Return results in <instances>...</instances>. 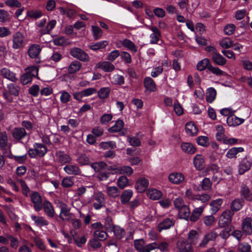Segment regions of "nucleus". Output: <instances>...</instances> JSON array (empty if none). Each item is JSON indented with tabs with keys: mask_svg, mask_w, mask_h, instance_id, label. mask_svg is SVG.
Returning <instances> with one entry per match:
<instances>
[{
	"mask_svg": "<svg viewBox=\"0 0 252 252\" xmlns=\"http://www.w3.org/2000/svg\"><path fill=\"white\" fill-rule=\"evenodd\" d=\"M46 23V20L45 19H42L36 23L38 32L41 36L49 34L52 30L55 27L57 22L55 20H52L45 26Z\"/></svg>",
	"mask_w": 252,
	"mask_h": 252,
	"instance_id": "1",
	"label": "nucleus"
},
{
	"mask_svg": "<svg viewBox=\"0 0 252 252\" xmlns=\"http://www.w3.org/2000/svg\"><path fill=\"white\" fill-rule=\"evenodd\" d=\"M47 152V147L42 143H35L33 144V148L30 149L28 151L29 156L31 158L37 157H43Z\"/></svg>",
	"mask_w": 252,
	"mask_h": 252,
	"instance_id": "2",
	"label": "nucleus"
},
{
	"mask_svg": "<svg viewBox=\"0 0 252 252\" xmlns=\"http://www.w3.org/2000/svg\"><path fill=\"white\" fill-rule=\"evenodd\" d=\"M20 89L17 85L10 83L7 86V89L3 93V95L8 102L13 101L12 96H17L19 95Z\"/></svg>",
	"mask_w": 252,
	"mask_h": 252,
	"instance_id": "3",
	"label": "nucleus"
},
{
	"mask_svg": "<svg viewBox=\"0 0 252 252\" xmlns=\"http://www.w3.org/2000/svg\"><path fill=\"white\" fill-rule=\"evenodd\" d=\"M12 47L14 49H21L26 44L25 36L20 32H17L12 35Z\"/></svg>",
	"mask_w": 252,
	"mask_h": 252,
	"instance_id": "4",
	"label": "nucleus"
},
{
	"mask_svg": "<svg viewBox=\"0 0 252 252\" xmlns=\"http://www.w3.org/2000/svg\"><path fill=\"white\" fill-rule=\"evenodd\" d=\"M57 207L60 209L59 217L62 220H69L71 218V208L66 203L59 201L57 202Z\"/></svg>",
	"mask_w": 252,
	"mask_h": 252,
	"instance_id": "5",
	"label": "nucleus"
},
{
	"mask_svg": "<svg viewBox=\"0 0 252 252\" xmlns=\"http://www.w3.org/2000/svg\"><path fill=\"white\" fill-rule=\"evenodd\" d=\"M234 212L230 210L227 209L224 211L220 215L218 224L220 227L224 228L227 225L230 224L232 220V217Z\"/></svg>",
	"mask_w": 252,
	"mask_h": 252,
	"instance_id": "6",
	"label": "nucleus"
},
{
	"mask_svg": "<svg viewBox=\"0 0 252 252\" xmlns=\"http://www.w3.org/2000/svg\"><path fill=\"white\" fill-rule=\"evenodd\" d=\"M252 166V158L246 156L239 163L238 172L239 175H243L249 171Z\"/></svg>",
	"mask_w": 252,
	"mask_h": 252,
	"instance_id": "7",
	"label": "nucleus"
},
{
	"mask_svg": "<svg viewBox=\"0 0 252 252\" xmlns=\"http://www.w3.org/2000/svg\"><path fill=\"white\" fill-rule=\"evenodd\" d=\"M145 27L152 32V33L150 35V43L152 44H157L161 36L160 31L155 26L145 25Z\"/></svg>",
	"mask_w": 252,
	"mask_h": 252,
	"instance_id": "8",
	"label": "nucleus"
},
{
	"mask_svg": "<svg viewBox=\"0 0 252 252\" xmlns=\"http://www.w3.org/2000/svg\"><path fill=\"white\" fill-rule=\"evenodd\" d=\"M70 54L74 58L81 61H88L89 59L88 55L84 51L77 47L71 49Z\"/></svg>",
	"mask_w": 252,
	"mask_h": 252,
	"instance_id": "9",
	"label": "nucleus"
},
{
	"mask_svg": "<svg viewBox=\"0 0 252 252\" xmlns=\"http://www.w3.org/2000/svg\"><path fill=\"white\" fill-rule=\"evenodd\" d=\"M241 229L244 233L245 236L252 234V219L250 217H246L242 220L241 225Z\"/></svg>",
	"mask_w": 252,
	"mask_h": 252,
	"instance_id": "10",
	"label": "nucleus"
},
{
	"mask_svg": "<svg viewBox=\"0 0 252 252\" xmlns=\"http://www.w3.org/2000/svg\"><path fill=\"white\" fill-rule=\"evenodd\" d=\"M149 184V180L144 177H141L136 181L135 189L138 192L143 193L148 189Z\"/></svg>",
	"mask_w": 252,
	"mask_h": 252,
	"instance_id": "11",
	"label": "nucleus"
},
{
	"mask_svg": "<svg viewBox=\"0 0 252 252\" xmlns=\"http://www.w3.org/2000/svg\"><path fill=\"white\" fill-rule=\"evenodd\" d=\"M218 236V233L214 231L205 234L198 247L203 248H206L210 241H215Z\"/></svg>",
	"mask_w": 252,
	"mask_h": 252,
	"instance_id": "12",
	"label": "nucleus"
},
{
	"mask_svg": "<svg viewBox=\"0 0 252 252\" xmlns=\"http://www.w3.org/2000/svg\"><path fill=\"white\" fill-rule=\"evenodd\" d=\"M177 248L180 252H194L192 245L187 240H180L177 242Z\"/></svg>",
	"mask_w": 252,
	"mask_h": 252,
	"instance_id": "13",
	"label": "nucleus"
},
{
	"mask_svg": "<svg viewBox=\"0 0 252 252\" xmlns=\"http://www.w3.org/2000/svg\"><path fill=\"white\" fill-rule=\"evenodd\" d=\"M31 201L36 211H39L42 208L41 196L37 192H34L31 195Z\"/></svg>",
	"mask_w": 252,
	"mask_h": 252,
	"instance_id": "14",
	"label": "nucleus"
},
{
	"mask_svg": "<svg viewBox=\"0 0 252 252\" xmlns=\"http://www.w3.org/2000/svg\"><path fill=\"white\" fill-rule=\"evenodd\" d=\"M11 135L14 139L19 141L24 138L27 133L23 127H15L11 131Z\"/></svg>",
	"mask_w": 252,
	"mask_h": 252,
	"instance_id": "15",
	"label": "nucleus"
},
{
	"mask_svg": "<svg viewBox=\"0 0 252 252\" xmlns=\"http://www.w3.org/2000/svg\"><path fill=\"white\" fill-rule=\"evenodd\" d=\"M95 67L101 69L104 72H112L115 69L114 65L108 61L99 62L96 63Z\"/></svg>",
	"mask_w": 252,
	"mask_h": 252,
	"instance_id": "16",
	"label": "nucleus"
},
{
	"mask_svg": "<svg viewBox=\"0 0 252 252\" xmlns=\"http://www.w3.org/2000/svg\"><path fill=\"white\" fill-rule=\"evenodd\" d=\"M105 204V198L104 194L101 192L96 193L94 195V208L98 210Z\"/></svg>",
	"mask_w": 252,
	"mask_h": 252,
	"instance_id": "17",
	"label": "nucleus"
},
{
	"mask_svg": "<svg viewBox=\"0 0 252 252\" xmlns=\"http://www.w3.org/2000/svg\"><path fill=\"white\" fill-rule=\"evenodd\" d=\"M63 170L68 175H80L81 174L80 168L75 164H68L63 167Z\"/></svg>",
	"mask_w": 252,
	"mask_h": 252,
	"instance_id": "18",
	"label": "nucleus"
},
{
	"mask_svg": "<svg viewBox=\"0 0 252 252\" xmlns=\"http://www.w3.org/2000/svg\"><path fill=\"white\" fill-rule=\"evenodd\" d=\"M226 122L229 126H236L243 123L244 119L239 118L233 114L227 117Z\"/></svg>",
	"mask_w": 252,
	"mask_h": 252,
	"instance_id": "19",
	"label": "nucleus"
},
{
	"mask_svg": "<svg viewBox=\"0 0 252 252\" xmlns=\"http://www.w3.org/2000/svg\"><path fill=\"white\" fill-rule=\"evenodd\" d=\"M168 179L173 184H179L184 181L185 177L181 173L173 172L169 174Z\"/></svg>",
	"mask_w": 252,
	"mask_h": 252,
	"instance_id": "20",
	"label": "nucleus"
},
{
	"mask_svg": "<svg viewBox=\"0 0 252 252\" xmlns=\"http://www.w3.org/2000/svg\"><path fill=\"white\" fill-rule=\"evenodd\" d=\"M193 162L195 168L198 170H201L205 166L204 158L202 155H196L193 158Z\"/></svg>",
	"mask_w": 252,
	"mask_h": 252,
	"instance_id": "21",
	"label": "nucleus"
},
{
	"mask_svg": "<svg viewBox=\"0 0 252 252\" xmlns=\"http://www.w3.org/2000/svg\"><path fill=\"white\" fill-rule=\"evenodd\" d=\"M112 170L116 174H126L128 176H130L133 173V169L129 166H119Z\"/></svg>",
	"mask_w": 252,
	"mask_h": 252,
	"instance_id": "22",
	"label": "nucleus"
},
{
	"mask_svg": "<svg viewBox=\"0 0 252 252\" xmlns=\"http://www.w3.org/2000/svg\"><path fill=\"white\" fill-rule=\"evenodd\" d=\"M174 220L171 218H166L158 226V230L161 232L163 229H167L173 226Z\"/></svg>",
	"mask_w": 252,
	"mask_h": 252,
	"instance_id": "23",
	"label": "nucleus"
},
{
	"mask_svg": "<svg viewBox=\"0 0 252 252\" xmlns=\"http://www.w3.org/2000/svg\"><path fill=\"white\" fill-rule=\"evenodd\" d=\"M57 160L62 164L71 162L72 158L68 155L63 152L58 151L56 154Z\"/></svg>",
	"mask_w": 252,
	"mask_h": 252,
	"instance_id": "24",
	"label": "nucleus"
},
{
	"mask_svg": "<svg viewBox=\"0 0 252 252\" xmlns=\"http://www.w3.org/2000/svg\"><path fill=\"white\" fill-rule=\"evenodd\" d=\"M44 213L46 215L50 218H53L55 216V211L53 206L48 201H45L42 204Z\"/></svg>",
	"mask_w": 252,
	"mask_h": 252,
	"instance_id": "25",
	"label": "nucleus"
},
{
	"mask_svg": "<svg viewBox=\"0 0 252 252\" xmlns=\"http://www.w3.org/2000/svg\"><path fill=\"white\" fill-rule=\"evenodd\" d=\"M185 129L187 134L191 136L196 135L198 132V128L196 126L194 123L191 122L187 123Z\"/></svg>",
	"mask_w": 252,
	"mask_h": 252,
	"instance_id": "26",
	"label": "nucleus"
},
{
	"mask_svg": "<svg viewBox=\"0 0 252 252\" xmlns=\"http://www.w3.org/2000/svg\"><path fill=\"white\" fill-rule=\"evenodd\" d=\"M199 238V235L198 232L195 230H190L188 235V242L191 245L197 244Z\"/></svg>",
	"mask_w": 252,
	"mask_h": 252,
	"instance_id": "27",
	"label": "nucleus"
},
{
	"mask_svg": "<svg viewBox=\"0 0 252 252\" xmlns=\"http://www.w3.org/2000/svg\"><path fill=\"white\" fill-rule=\"evenodd\" d=\"M41 51L40 46L38 44H32L29 48L28 53L30 58L34 59L37 57Z\"/></svg>",
	"mask_w": 252,
	"mask_h": 252,
	"instance_id": "28",
	"label": "nucleus"
},
{
	"mask_svg": "<svg viewBox=\"0 0 252 252\" xmlns=\"http://www.w3.org/2000/svg\"><path fill=\"white\" fill-rule=\"evenodd\" d=\"M1 73L4 78L12 82H15L18 80V78L16 76V74L8 68H2L1 70Z\"/></svg>",
	"mask_w": 252,
	"mask_h": 252,
	"instance_id": "29",
	"label": "nucleus"
},
{
	"mask_svg": "<svg viewBox=\"0 0 252 252\" xmlns=\"http://www.w3.org/2000/svg\"><path fill=\"white\" fill-rule=\"evenodd\" d=\"M147 195L151 199L156 200L161 197L162 193L156 189H150L147 192Z\"/></svg>",
	"mask_w": 252,
	"mask_h": 252,
	"instance_id": "30",
	"label": "nucleus"
},
{
	"mask_svg": "<svg viewBox=\"0 0 252 252\" xmlns=\"http://www.w3.org/2000/svg\"><path fill=\"white\" fill-rule=\"evenodd\" d=\"M244 151V148L242 147H233L230 149L226 154V157L230 159L235 158L237 155Z\"/></svg>",
	"mask_w": 252,
	"mask_h": 252,
	"instance_id": "31",
	"label": "nucleus"
},
{
	"mask_svg": "<svg viewBox=\"0 0 252 252\" xmlns=\"http://www.w3.org/2000/svg\"><path fill=\"white\" fill-rule=\"evenodd\" d=\"M133 195V191L131 189L124 190L121 195V201L123 204L128 203Z\"/></svg>",
	"mask_w": 252,
	"mask_h": 252,
	"instance_id": "32",
	"label": "nucleus"
},
{
	"mask_svg": "<svg viewBox=\"0 0 252 252\" xmlns=\"http://www.w3.org/2000/svg\"><path fill=\"white\" fill-rule=\"evenodd\" d=\"M216 90L213 87L207 89L206 92V100L209 103L213 102L216 97Z\"/></svg>",
	"mask_w": 252,
	"mask_h": 252,
	"instance_id": "33",
	"label": "nucleus"
},
{
	"mask_svg": "<svg viewBox=\"0 0 252 252\" xmlns=\"http://www.w3.org/2000/svg\"><path fill=\"white\" fill-rule=\"evenodd\" d=\"M144 84L146 89L150 92H154L156 91V84L151 77H146L144 79Z\"/></svg>",
	"mask_w": 252,
	"mask_h": 252,
	"instance_id": "34",
	"label": "nucleus"
},
{
	"mask_svg": "<svg viewBox=\"0 0 252 252\" xmlns=\"http://www.w3.org/2000/svg\"><path fill=\"white\" fill-rule=\"evenodd\" d=\"M182 150L188 154H193L195 152V148L189 143H183L181 145Z\"/></svg>",
	"mask_w": 252,
	"mask_h": 252,
	"instance_id": "35",
	"label": "nucleus"
},
{
	"mask_svg": "<svg viewBox=\"0 0 252 252\" xmlns=\"http://www.w3.org/2000/svg\"><path fill=\"white\" fill-rule=\"evenodd\" d=\"M178 213L180 218L188 220L190 214V211L189 206L186 205L178 209Z\"/></svg>",
	"mask_w": 252,
	"mask_h": 252,
	"instance_id": "36",
	"label": "nucleus"
},
{
	"mask_svg": "<svg viewBox=\"0 0 252 252\" xmlns=\"http://www.w3.org/2000/svg\"><path fill=\"white\" fill-rule=\"evenodd\" d=\"M204 210V207L195 208L192 212L189 219L191 221H196L201 216Z\"/></svg>",
	"mask_w": 252,
	"mask_h": 252,
	"instance_id": "37",
	"label": "nucleus"
},
{
	"mask_svg": "<svg viewBox=\"0 0 252 252\" xmlns=\"http://www.w3.org/2000/svg\"><path fill=\"white\" fill-rule=\"evenodd\" d=\"M109 77L111 82L114 84L121 85L125 83L124 77L122 75L117 74L109 75Z\"/></svg>",
	"mask_w": 252,
	"mask_h": 252,
	"instance_id": "38",
	"label": "nucleus"
},
{
	"mask_svg": "<svg viewBox=\"0 0 252 252\" xmlns=\"http://www.w3.org/2000/svg\"><path fill=\"white\" fill-rule=\"evenodd\" d=\"M106 192L110 197L113 198L119 196L120 194V191L118 188L115 186L107 187Z\"/></svg>",
	"mask_w": 252,
	"mask_h": 252,
	"instance_id": "39",
	"label": "nucleus"
},
{
	"mask_svg": "<svg viewBox=\"0 0 252 252\" xmlns=\"http://www.w3.org/2000/svg\"><path fill=\"white\" fill-rule=\"evenodd\" d=\"M122 44L125 48L133 53H136L137 51L136 45L128 39H124L122 42Z\"/></svg>",
	"mask_w": 252,
	"mask_h": 252,
	"instance_id": "40",
	"label": "nucleus"
},
{
	"mask_svg": "<svg viewBox=\"0 0 252 252\" xmlns=\"http://www.w3.org/2000/svg\"><path fill=\"white\" fill-rule=\"evenodd\" d=\"M222 202V199H217L211 201L210 205L213 213L215 214L220 210Z\"/></svg>",
	"mask_w": 252,
	"mask_h": 252,
	"instance_id": "41",
	"label": "nucleus"
},
{
	"mask_svg": "<svg viewBox=\"0 0 252 252\" xmlns=\"http://www.w3.org/2000/svg\"><path fill=\"white\" fill-rule=\"evenodd\" d=\"M8 135L5 131L0 132V148L1 150L5 149L8 145Z\"/></svg>",
	"mask_w": 252,
	"mask_h": 252,
	"instance_id": "42",
	"label": "nucleus"
},
{
	"mask_svg": "<svg viewBox=\"0 0 252 252\" xmlns=\"http://www.w3.org/2000/svg\"><path fill=\"white\" fill-rule=\"evenodd\" d=\"M82 67V64L78 61L72 62L68 67V72L70 74L74 73L78 71Z\"/></svg>",
	"mask_w": 252,
	"mask_h": 252,
	"instance_id": "43",
	"label": "nucleus"
},
{
	"mask_svg": "<svg viewBox=\"0 0 252 252\" xmlns=\"http://www.w3.org/2000/svg\"><path fill=\"white\" fill-rule=\"evenodd\" d=\"M213 61L219 65H223L226 63V59L218 52L212 57Z\"/></svg>",
	"mask_w": 252,
	"mask_h": 252,
	"instance_id": "44",
	"label": "nucleus"
},
{
	"mask_svg": "<svg viewBox=\"0 0 252 252\" xmlns=\"http://www.w3.org/2000/svg\"><path fill=\"white\" fill-rule=\"evenodd\" d=\"M31 218L35 223L39 226H46L49 223L48 221L43 217H37L34 215H32Z\"/></svg>",
	"mask_w": 252,
	"mask_h": 252,
	"instance_id": "45",
	"label": "nucleus"
},
{
	"mask_svg": "<svg viewBox=\"0 0 252 252\" xmlns=\"http://www.w3.org/2000/svg\"><path fill=\"white\" fill-rule=\"evenodd\" d=\"M211 65L209 60L207 58H205L197 63L196 68L199 71H203L206 68L208 69V67Z\"/></svg>",
	"mask_w": 252,
	"mask_h": 252,
	"instance_id": "46",
	"label": "nucleus"
},
{
	"mask_svg": "<svg viewBox=\"0 0 252 252\" xmlns=\"http://www.w3.org/2000/svg\"><path fill=\"white\" fill-rule=\"evenodd\" d=\"M76 161L82 166L88 165L90 162L89 158L85 154H79Z\"/></svg>",
	"mask_w": 252,
	"mask_h": 252,
	"instance_id": "47",
	"label": "nucleus"
},
{
	"mask_svg": "<svg viewBox=\"0 0 252 252\" xmlns=\"http://www.w3.org/2000/svg\"><path fill=\"white\" fill-rule=\"evenodd\" d=\"M124 123L121 120H118L115 125L109 129L110 132H117L120 131L124 127Z\"/></svg>",
	"mask_w": 252,
	"mask_h": 252,
	"instance_id": "48",
	"label": "nucleus"
},
{
	"mask_svg": "<svg viewBox=\"0 0 252 252\" xmlns=\"http://www.w3.org/2000/svg\"><path fill=\"white\" fill-rule=\"evenodd\" d=\"M241 193L246 200L252 201V194L250 193V189L246 185H243L241 187Z\"/></svg>",
	"mask_w": 252,
	"mask_h": 252,
	"instance_id": "49",
	"label": "nucleus"
},
{
	"mask_svg": "<svg viewBox=\"0 0 252 252\" xmlns=\"http://www.w3.org/2000/svg\"><path fill=\"white\" fill-rule=\"evenodd\" d=\"M243 206V202L240 199H235L231 203V211L233 212H237L240 210Z\"/></svg>",
	"mask_w": 252,
	"mask_h": 252,
	"instance_id": "50",
	"label": "nucleus"
},
{
	"mask_svg": "<svg viewBox=\"0 0 252 252\" xmlns=\"http://www.w3.org/2000/svg\"><path fill=\"white\" fill-rule=\"evenodd\" d=\"M237 250L239 252H250L252 247L247 242H241L238 244Z\"/></svg>",
	"mask_w": 252,
	"mask_h": 252,
	"instance_id": "51",
	"label": "nucleus"
},
{
	"mask_svg": "<svg viewBox=\"0 0 252 252\" xmlns=\"http://www.w3.org/2000/svg\"><path fill=\"white\" fill-rule=\"evenodd\" d=\"M129 185V180L125 176H122L117 180V185L121 189H124Z\"/></svg>",
	"mask_w": 252,
	"mask_h": 252,
	"instance_id": "52",
	"label": "nucleus"
},
{
	"mask_svg": "<svg viewBox=\"0 0 252 252\" xmlns=\"http://www.w3.org/2000/svg\"><path fill=\"white\" fill-rule=\"evenodd\" d=\"M5 236L10 241V247L13 249H17L19 245V241L18 238L8 234H6Z\"/></svg>",
	"mask_w": 252,
	"mask_h": 252,
	"instance_id": "53",
	"label": "nucleus"
},
{
	"mask_svg": "<svg viewBox=\"0 0 252 252\" xmlns=\"http://www.w3.org/2000/svg\"><path fill=\"white\" fill-rule=\"evenodd\" d=\"M94 236L95 238L99 241H103L107 239L108 235L104 231L97 230L94 232Z\"/></svg>",
	"mask_w": 252,
	"mask_h": 252,
	"instance_id": "54",
	"label": "nucleus"
},
{
	"mask_svg": "<svg viewBox=\"0 0 252 252\" xmlns=\"http://www.w3.org/2000/svg\"><path fill=\"white\" fill-rule=\"evenodd\" d=\"M217 133L216 138L218 140L221 141L224 138V128L221 125H218L216 126Z\"/></svg>",
	"mask_w": 252,
	"mask_h": 252,
	"instance_id": "55",
	"label": "nucleus"
},
{
	"mask_svg": "<svg viewBox=\"0 0 252 252\" xmlns=\"http://www.w3.org/2000/svg\"><path fill=\"white\" fill-rule=\"evenodd\" d=\"M108 44V42L107 40H103L92 44L90 48L93 50H97L100 49L104 48Z\"/></svg>",
	"mask_w": 252,
	"mask_h": 252,
	"instance_id": "56",
	"label": "nucleus"
},
{
	"mask_svg": "<svg viewBox=\"0 0 252 252\" xmlns=\"http://www.w3.org/2000/svg\"><path fill=\"white\" fill-rule=\"evenodd\" d=\"M212 184L210 179L205 178L201 182V186L203 190L205 191L210 190L212 189Z\"/></svg>",
	"mask_w": 252,
	"mask_h": 252,
	"instance_id": "57",
	"label": "nucleus"
},
{
	"mask_svg": "<svg viewBox=\"0 0 252 252\" xmlns=\"http://www.w3.org/2000/svg\"><path fill=\"white\" fill-rule=\"evenodd\" d=\"M216 222V219L213 215L205 216L203 218V222L208 227L212 226Z\"/></svg>",
	"mask_w": 252,
	"mask_h": 252,
	"instance_id": "58",
	"label": "nucleus"
},
{
	"mask_svg": "<svg viewBox=\"0 0 252 252\" xmlns=\"http://www.w3.org/2000/svg\"><path fill=\"white\" fill-rule=\"evenodd\" d=\"M134 245L135 249L139 252H142L145 246V242L143 239L134 240Z\"/></svg>",
	"mask_w": 252,
	"mask_h": 252,
	"instance_id": "59",
	"label": "nucleus"
},
{
	"mask_svg": "<svg viewBox=\"0 0 252 252\" xmlns=\"http://www.w3.org/2000/svg\"><path fill=\"white\" fill-rule=\"evenodd\" d=\"M220 45L223 48H229L233 45V41L229 38L225 37L220 41Z\"/></svg>",
	"mask_w": 252,
	"mask_h": 252,
	"instance_id": "60",
	"label": "nucleus"
},
{
	"mask_svg": "<svg viewBox=\"0 0 252 252\" xmlns=\"http://www.w3.org/2000/svg\"><path fill=\"white\" fill-rule=\"evenodd\" d=\"M110 92L109 87L102 88L98 92V96L101 99H104L108 97Z\"/></svg>",
	"mask_w": 252,
	"mask_h": 252,
	"instance_id": "61",
	"label": "nucleus"
},
{
	"mask_svg": "<svg viewBox=\"0 0 252 252\" xmlns=\"http://www.w3.org/2000/svg\"><path fill=\"white\" fill-rule=\"evenodd\" d=\"M92 31L93 36L95 40L100 38L102 35V31L98 27L92 26Z\"/></svg>",
	"mask_w": 252,
	"mask_h": 252,
	"instance_id": "62",
	"label": "nucleus"
},
{
	"mask_svg": "<svg viewBox=\"0 0 252 252\" xmlns=\"http://www.w3.org/2000/svg\"><path fill=\"white\" fill-rule=\"evenodd\" d=\"M91 166L95 172H98L102 169H105L107 165L105 162L100 161L92 163Z\"/></svg>",
	"mask_w": 252,
	"mask_h": 252,
	"instance_id": "63",
	"label": "nucleus"
},
{
	"mask_svg": "<svg viewBox=\"0 0 252 252\" xmlns=\"http://www.w3.org/2000/svg\"><path fill=\"white\" fill-rule=\"evenodd\" d=\"M89 245L93 249L96 250L101 247L102 245L100 241L96 239L94 237L89 240L88 242Z\"/></svg>",
	"mask_w": 252,
	"mask_h": 252,
	"instance_id": "64",
	"label": "nucleus"
}]
</instances>
